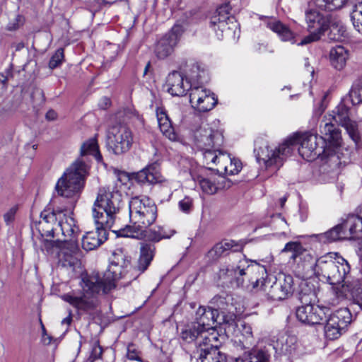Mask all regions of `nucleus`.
<instances>
[{
	"label": "nucleus",
	"mask_w": 362,
	"mask_h": 362,
	"mask_svg": "<svg viewBox=\"0 0 362 362\" xmlns=\"http://www.w3.org/2000/svg\"><path fill=\"white\" fill-rule=\"evenodd\" d=\"M130 259L122 253H115L107 270L101 276L93 272L82 276L83 294L80 296L64 294L62 299L78 310L87 314H93L98 305L97 295L108 293L116 287V281L126 276Z\"/></svg>",
	"instance_id": "obj_1"
},
{
	"label": "nucleus",
	"mask_w": 362,
	"mask_h": 362,
	"mask_svg": "<svg viewBox=\"0 0 362 362\" xmlns=\"http://www.w3.org/2000/svg\"><path fill=\"white\" fill-rule=\"evenodd\" d=\"M122 202V194L117 190L103 187L98 191L92 212L96 225L95 231L87 232L82 238V247L90 251L98 247L107 239V230L113 229L114 224Z\"/></svg>",
	"instance_id": "obj_2"
},
{
	"label": "nucleus",
	"mask_w": 362,
	"mask_h": 362,
	"mask_svg": "<svg viewBox=\"0 0 362 362\" xmlns=\"http://www.w3.org/2000/svg\"><path fill=\"white\" fill-rule=\"evenodd\" d=\"M179 337L191 362H226V354L218 350L221 342L216 330L204 332L193 322L181 328Z\"/></svg>",
	"instance_id": "obj_3"
},
{
	"label": "nucleus",
	"mask_w": 362,
	"mask_h": 362,
	"mask_svg": "<svg viewBox=\"0 0 362 362\" xmlns=\"http://www.w3.org/2000/svg\"><path fill=\"white\" fill-rule=\"evenodd\" d=\"M287 139H294L292 143H288L292 147V151L294 146L298 145V153L304 159L310 161L321 156L324 163L332 170L345 166L351 161L350 158H341L339 152L332 153L329 148H325V145L320 144V138L315 134L309 133L296 134Z\"/></svg>",
	"instance_id": "obj_4"
},
{
	"label": "nucleus",
	"mask_w": 362,
	"mask_h": 362,
	"mask_svg": "<svg viewBox=\"0 0 362 362\" xmlns=\"http://www.w3.org/2000/svg\"><path fill=\"white\" fill-rule=\"evenodd\" d=\"M131 225L118 230V235L135 237L151 226L157 218V206L147 197H134L129 202Z\"/></svg>",
	"instance_id": "obj_5"
},
{
	"label": "nucleus",
	"mask_w": 362,
	"mask_h": 362,
	"mask_svg": "<svg viewBox=\"0 0 362 362\" xmlns=\"http://www.w3.org/2000/svg\"><path fill=\"white\" fill-rule=\"evenodd\" d=\"M349 264L337 252L327 253L315 262V276L330 285L344 283L349 278Z\"/></svg>",
	"instance_id": "obj_6"
},
{
	"label": "nucleus",
	"mask_w": 362,
	"mask_h": 362,
	"mask_svg": "<svg viewBox=\"0 0 362 362\" xmlns=\"http://www.w3.org/2000/svg\"><path fill=\"white\" fill-rule=\"evenodd\" d=\"M88 166L85 162L77 160L57 181L55 189L62 197H71L79 193L83 189Z\"/></svg>",
	"instance_id": "obj_7"
},
{
	"label": "nucleus",
	"mask_w": 362,
	"mask_h": 362,
	"mask_svg": "<svg viewBox=\"0 0 362 362\" xmlns=\"http://www.w3.org/2000/svg\"><path fill=\"white\" fill-rule=\"evenodd\" d=\"M315 293L310 291L308 293L302 290L299 293V299L303 303L296 311L297 319L303 324L313 325L321 324L327 317L329 308L312 303L315 299Z\"/></svg>",
	"instance_id": "obj_8"
},
{
	"label": "nucleus",
	"mask_w": 362,
	"mask_h": 362,
	"mask_svg": "<svg viewBox=\"0 0 362 362\" xmlns=\"http://www.w3.org/2000/svg\"><path fill=\"white\" fill-rule=\"evenodd\" d=\"M294 139H286L281 144L274 149H270L267 142L255 147V157L259 163H263L266 168L275 166L279 168L292 153V147L289 142Z\"/></svg>",
	"instance_id": "obj_9"
},
{
	"label": "nucleus",
	"mask_w": 362,
	"mask_h": 362,
	"mask_svg": "<svg viewBox=\"0 0 362 362\" xmlns=\"http://www.w3.org/2000/svg\"><path fill=\"white\" fill-rule=\"evenodd\" d=\"M44 246L48 252L57 253L59 262L63 267L74 270L80 264L79 259L76 257L78 252V246L75 240L64 241L45 240Z\"/></svg>",
	"instance_id": "obj_10"
},
{
	"label": "nucleus",
	"mask_w": 362,
	"mask_h": 362,
	"mask_svg": "<svg viewBox=\"0 0 362 362\" xmlns=\"http://www.w3.org/2000/svg\"><path fill=\"white\" fill-rule=\"evenodd\" d=\"M261 291L272 300H284L293 293V278L285 274H280L277 278L270 275V278L262 281Z\"/></svg>",
	"instance_id": "obj_11"
},
{
	"label": "nucleus",
	"mask_w": 362,
	"mask_h": 362,
	"mask_svg": "<svg viewBox=\"0 0 362 362\" xmlns=\"http://www.w3.org/2000/svg\"><path fill=\"white\" fill-rule=\"evenodd\" d=\"M122 122L110 127L107 132V145L116 155L128 151L133 143L131 130Z\"/></svg>",
	"instance_id": "obj_12"
},
{
	"label": "nucleus",
	"mask_w": 362,
	"mask_h": 362,
	"mask_svg": "<svg viewBox=\"0 0 362 362\" xmlns=\"http://www.w3.org/2000/svg\"><path fill=\"white\" fill-rule=\"evenodd\" d=\"M117 180L123 185L127 181L132 180L141 185H153L165 182V179L160 173L159 165L156 163L149 164L142 170L130 174L125 172H118Z\"/></svg>",
	"instance_id": "obj_13"
},
{
	"label": "nucleus",
	"mask_w": 362,
	"mask_h": 362,
	"mask_svg": "<svg viewBox=\"0 0 362 362\" xmlns=\"http://www.w3.org/2000/svg\"><path fill=\"white\" fill-rule=\"evenodd\" d=\"M305 20L309 35L305 36L298 45L303 46L317 41L328 30L329 16H324L319 11L310 9L305 13Z\"/></svg>",
	"instance_id": "obj_14"
},
{
	"label": "nucleus",
	"mask_w": 362,
	"mask_h": 362,
	"mask_svg": "<svg viewBox=\"0 0 362 362\" xmlns=\"http://www.w3.org/2000/svg\"><path fill=\"white\" fill-rule=\"evenodd\" d=\"M350 103L344 101V98L333 111V115H329L337 123L344 127L350 139L358 144L361 141L360 132L357 122L350 118Z\"/></svg>",
	"instance_id": "obj_15"
},
{
	"label": "nucleus",
	"mask_w": 362,
	"mask_h": 362,
	"mask_svg": "<svg viewBox=\"0 0 362 362\" xmlns=\"http://www.w3.org/2000/svg\"><path fill=\"white\" fill-rule=\"evenodd\" d=\"M224 313L211 307L199 306L196 312L194 324L204 332H212L218 325L228 323Z\"/></svg>",
	"instance_id": "obj_16"
},
{
	"label": "nucleus",
	"mask_w": 362,
	"mask_h": 362,
	"mask_svg": "<svg viewBox=\"0 0 362 362\" xmlns=\"http://www.w3.org/2000/svg\"><path fill=\"white\" fill-rule=\"evenodd\" d=\"M246 337L244 335H240L234 339L230 347V354L226 356L230 359L233 362H256L259 361V357H253L254 351L257 349L263 348L262 345H258L255 347L253 345H245Z\"/></svg>",
	"instance_id": "obj_17"
},
{
	"label": "nucleus",
	"mask_w": 362,
	"mask_h": 362,
	"mask_svg": "<svg viewBox=\"0 0 362 362\" xmlns=\"http://www.w3.org/2000/svg\"><path fill=\"white\" fill-rule=\"evenodd\" d=\"M223 139L221 131L214 129L208 124L200 127L194 133V144L199 149L221 148Z\"/></svg>",
	"instance_id": "obj_18"
},
{
	"label": "nucleus",
	"mask_w": 362,
	"mask_h": 362,
	"mask_svg": "<svg viewBox=\"0 0 362 362\" xmlns=\"http://www.w3.org/2000/svg\"><path fill=\"white\" fill-rule=\"evenodd\" d=\"M320 133L322 136L320 137V144L325 146V148L334 152H339L341 158L349 157L348 150L346 153L341 151L340 146L342 143L341 131L332 122H325L324 125L320 126Z\"/></svg>",
	"instance_id": "obj_19"
},
{
	"label": "nucleus",
	"mask_w": 362,
	"mask_h": 362,
	"mask_svg": "<svg viewBox=\"0 0 362 362\" xmlns=\"http://www.w3.org/2000/svg\"><path fill=\"white\" fill-rule=\"evenodd\" d=\"M183 31L182 25H175L168 33L157 42L155 47V54L158 59H163L173 53L174 47L177 44Z\"/></svg>",
	"instance_id": "obj_20"
},
{
	"label": "nucleus",
	"mask_w": 362,
	"mask_h": 362,
	"mask_svg": "<svg viewBox=\"0 0 362 362\" xmlns=\"http://www.w3.org/2000/svg\"><path fill=\"white\" fill-rule=\"evenodd\" d=\"M189 102L192 106L199 112H206L212 110L218 100L209 90L196 86L191 88Z\"/></svg>",
	"instance_id": "obj_21"
},
{
	"label": "nucleus",
	"mask_w": 362,
	"mask_h": 362,
	"mask_svg": "<svg viewBox=\"0 0 362 362\" xmlns=\"http://www.w3.org/2000/svg\"><path fill=\"white\" fill-rule=\"evenodd\" d=\"M64 209H51L50 208L45 209L40 213L41 220L38 223V230L42 237L54 238V230L57 227L58 216H62Z\"/></svg>",
	"instance_id": "obj_22"
},
{
	"label": "nucleus",
	"mask_w": 362,
	"mask_h": 362,
	"mask_svg": "<svg viewBox=\"0 0 362 362\" xmlns=\"http://www.w3.org/2000/svg\"><path fill=\"white\" fill-rule=\"evenodd\" d=\"M245 244L243 240H224L215 244L207 252L206 257L211 260L216 261L222 256L227 255L230 252H242Z\"/></svg>",
	"instance_id": "obj_23"
},
{
	"label": "nucleus",
	"mask_w": 362,
	"mask_h": 362,
	"mask_svg": "<svg viewBox=\"0 0 362 362\" xmlns=\"http://www.w3.org/2000/svg\"><path fill=\"white\" fill-rule=\"evenodd\" d=\"M231 6L229 3L219 6L211 17L209 25L216 31L218 28L223 32L229 23L235 22V17L230 15Z\"/></svg>",
	"instance_id": "obj_24"
},
{
	"label": "nucleus",
	"mask_w": 362,
	"mask_h": 362,
	"mask_svg": "<svg viewBox=\"0 0 362 362\" xmlns=\"http://www.w3.org/2000/svg\"><path fill=\"white\" fill-rule=\"evenodd\" d=\"M168 92L173 96H183L192 88L189 81L184 82V76L177 71L168 74L166 80Z\"/></svg>",
	"instance_id": "obj_25"
},
{
	"label": "nucleus",
	"mask_w": 362,
	"mask_h": 362,
	"mask_svg": "<svg viewBox=\"0 0 362 362\" xmlns=\"http://www.w3.org/2000/svg\"><path fill=\"white\" fill-rule=\"evenodd\" d=\"M202 152V163L209 170L212 169V165H216L220 167L221 164H228L230 161V156L220 148H208L200 149Z\"/></svg>",
	"instance_id": "obj_26"
},
{
	"label": "nucleus",
	"mask_w": 362,
	"mask_h": 362,
	"mask_svg": "<svg viewBox=\"0 0 362 362\" xmlns=\"http://www.w3.org/2000/svg\"><path fill=\"white\" fill-rule=\"evenodd\" d=\"M156 117L158 126L162 134L170 141H178L179 136L175 132L169 117L163 107H157Z\"/></svg>",
	"instance_id": "obj_27"
},
{
	"label": "nucleus",
	"mask_w": 362,
	"mask_h": 362,
	"mask_svg": "<svg viewBox=\"0 0 362 362\" xmlns=\"http://www.w3.org/2000/svg\"><path fill=\"white\" fill-rule=\"evenodd\" d=\"M246 272L247 276H251L252 288L260 291L262 281L270 278V276L267 274L266 267L255 262L248 263Z\"/></svg>",
	"instance_id": "obj_28"
},
{
	"label": "nucleus",
	"mask_w": 362,
	"mask_h": 362,
	"mask_svg": "<svg viewBox=\"0 0 362 362\" xmlns=\"http://www.w3.org/2000/svg\"><path fill=\"white\" fill-rule=\"evenodd\" d=\"M341 287L344 296L351 298L360 309H362V282L358 279L349 281L347 279Z\"/></svg>",
	"instance_id": "obj_29"
},
{
	"label": "nucleus",
	"mask_w": 362,
	"mask_h": 362,
	"mask_svg": "<svg viewBox=\"0 0 362 362\" xmlns=\"http://www.w3.org/2000/svg\"><path fill=\"white\" fill-rule=\"evenodd\" d=\"M156 253L153 243L142 242L140 243V255L137 262V269L144 272L151 264Z\"/></svg>",
	"instance_id": "obj_30"
},
{
	"label": "nucleus",
	"mask_w": 362,
	"mask_h": 362,
	"mask_svg": "<svg viewBox=\"0 0 362 362\" xmlns=\"http://www.w3.org/2000/svg\"><path fill=\"white\" fill-rule=\"evenodd\" d=\"M342 225L349 226V229L346 230V237L348 239L354 238L358 233L362 232V209H358L357 215L349 214L346 219L343 220Z\"/></svg>",
	"instance_id": "obj_31"
},
{
	"label": "nucleus",
	"mask_w": 362,
	"mask_h": 362,
	"mask_svg": "<svg viewBox=\"0 0 362 362\" xmlns=\"http://www.w3.org/2000/svg\"><path fill=\"white\" fill-rule=\"evenodd\" d=\"M349 58L348 51L342 46H336L329 51V60L332 66L337 70L344 69Z\"/></svg>",
	"instance_id": "obj_32"
},
{
	"label": "nucleus",
	"mask_w": 362,
	"mask_h": 362,
	"mask_svg": "<svg viewBox=\"0 0 362 362\" xmlns=\"http://www.w3.org/2000/svg\"><path fill=\"white\" fill-rule=\"evenodd\" d=\"M267 26L276 33L282 41H290L293 44L296 42L293 32L280 21L272 19L267 23Z\"/></svg>",
	"instance_id": "obj_33"
},
{
	"label": "nucleus",
	"mask_w": 362,
	"mask_h": 362,
	"mask_svg": "<svg viewBox=\"0 0 362 362\" xmlns=\"http://www.w3.org/2000/svg\"><path fill=\"white\" fill-rule=\"evenodd\" d=\"M63 218H61V216L59 217V221L57 222V227H59L62 234L64 236L70 237L71 239L76 237L79 233L80 230L78 226L76 225V221L71 216H67L65 214H62Z\"/></svg>",
	"instance_id": "obj_34"
},
{
	"label": "nucleus",
	"mask_w": 362,
	"mask_h": 362,
	"mask_svg": "<svg viewBox=\"0 0 362 362\" xmlns=\"http://www.w3.org/2000/svg\"><path fill=\"white\" fill-rule=\"evenodd\" d=\"M238 271L237 265H228L221 268L217 275L222 284L237 286Z\"/></svg>",
	"instance_id": "obj_35"
},
{
	"label": "nucleus",
	"mask_w": 362,
	"mask_h": 362,
	"mask_svg": "<svg viewBox=\"0 0 362 362\" xmlns=\"http://www.w3.org/2000/svg\"><path fill=\"white\" fill-rule=\"evenodd\" d=\"M328 29V37L331 40L339 41L346 36V27L340 20L332 15H329Z\"/></svg>",
	"instance_id": "obj_36"
},
{
	"label": "nucleus",
	"mask_w": 362,
	"mask_h": 362,
	"mask_svg": "<svg viewBox=\"0 0 362 362\" xmlns=\"http://www.w3.org/2000/svg\"><path fill=\"white\" fill-rule=\"evenodd\" d=\"M327 317L345 331L352 321V315L346 308H339L332 313L329 311Z\"/></svg>",
	"instance_id": "obj_37"
},
{
	"label": "nucleus",
	"mask_w": 362,
	"mask_h": 362,
	"mask_svg": "<svg viewBox=\"0 0 362 362\" xmlns=\"http://www.w3.org/2000/svg\"><path fill=\"white\" fill-rule=\"evenodd\" d=\"M197 181L199 182L202 190L208 194H214L216 193L218 189L223 187L222 183H221L215 176L204 177L199 175L197 178Z\"/></svg>",
	"instance_id": "obj_38"
},
{
	"label": "nucleus",
	"mask_w": 362,
	"mask_h": 362,
	"mask_svg": "<svg viewBox=\"0 0 362 362\" xmlns=\"http://www.w3.org/2000/svg\"><path fill=\"white\" fill-rule=\"evenodd\" d=\"M316 260L317 259H315L310 251L305 248L298 258L297 262L298 264L301 265L302 269L305 274L315 275Z\"/></svg>",
	"instance_id": "obj_39"
},
{
	"label": "nucleus",
	"mask_w": 362,
	"mask_h": 362,
	"mask_svg": "<svg viewBox=\"0 0 362 362\" xmlns=\"http://www.w3.org/2000/svg\"><path fill=\"white\" fill-rule=\"evenodd\" d=\"M346 233V230L343 228L342 223H341L334 226L328 231L321 234V240L331 243L348 239Z\"/></svg>",
	"instance_id": "obj_40"
},
{
	"label": "nucleus",
	"mask_w": 362,
	"mask_h": 362,
	"mask_svg": "<svg viewBox=\"0 0 362 362\" xmlns=\"http://www.w3.org/2000/svg\"><path fill=\"white\" fill-rule=\"evenodd\" d=\"M344 98V101L350 103L351 106L362 103V81L360 78L354 82L349 93Z\"/></svg>",
	"instance_id": "obj_41"
},
{
	"label": "nucleus",
	"mask_w": 362,
	"mask_h": 362,
	"mask_svg": "<svg viewBox=\"0 0 362 362\" xmlns=\"http://www.w3.org/2000/svg\"><path fill=\"white\" fill-rule=\"evenodd\" d=\"M189 69L186 70V77L189 80L197 81L198 83H203L205 81L206 71L201 65L197 63H192L187 66Z\"/></svg>",
	"instance_id": "obj_42"
},
{
	"label": "nucleus",
	"mask_w": 362,
	"mask_h": 362,
	"mask_svg": "<svg viewBox=\"0 0 362 362\" xmlns=\"http://www.w3.org/2000/svg\"><path fill=\"white\" fill-rule=\"evenodd\" d=\"M81 154L82 156L87 154L93 155L98 162H100L103 160V157L99 151V147L95 139H90L83 144L81 147Z\"/></svg>",
	"instance_id": "obj_43"
},
{
	"label": "nucleus",
	"mask_w": 362,
	"mask_h": 362,
	"mask_svg": "<svg viewBox=\"0 0 362 362\" xmlns=\"http://www.w3.org/2000/svg\"><path fill=\"white\" fill-rule=\"evenodd\" d=\"M324 321L326 322L325 326V337L328 339H337L346 332L340 326H338V325H337L336 323L334 324V322L332 321L328 317H327V318L324 320Z\"/></svg>",
	"instance_id": "obj_44"
},
{
	"label": "nucleus",
	"mask_w": 362,
	"mask_h": 362,
	"mask_svg": "<svg viewBox=\"0 0 362 362\" xmlns=\"http://www.w3.org/2000/svg\"><path fill=\"white\" fill-rule=\"evenodd\" d=\"M305 247L298 241H290L287 243L281 250V253H291L290 259L294 262H298V258L304 250Z\"/></svg>",
	"instance_id": "obj_45"
},
{
	"label": "nucleus",
	"mask_w": 362,
	"mask_h": 362,
	"mask_svg": "<svg viewBox=\"0 0 362 362\" xmlns=\"http://www.w3.org/2000/svg\"><path fill=\"white\" fill-rule=\"evenodd\" d=\"M248 266V260L247 259H241L237 264L238 269V275L237 279V287L244 286L247 283L252 285L251 276L246 274V269Z\"/></svg>",
	"instance_id": "obj_46"
},
{
	"label": "nucleus",
	"mask_w": 362,
	"mask_h": 362,
	"mask_svg": "<svg viewBox=\"0 0 362 362\" xmlns=\"http://www.w3.org/2000/svg\"><path fill=\"white\" fill-rule=\"evenodd\" d=\"M242 169V163L239 160L231 158L228 164H221L217 171L226 175H233L238 174Z\"/></svg>",
	"instance_id": "obj_47"
},
{
	"label": "nucleus",
	"mask_w": 362,
	"mask_h": 362,
	"mask_svg": "<svg viewBox=\"0 0 362 362\" xmlns=\"http://www.w3.org/2000/svg\"><path fill=\"white\" fill-rule=\"evenodd\" d=\"M351 20L354 28L362 33V1L354 6L351 13Z\"/></svg>",
	"instance_id": "obj_48"
},
{
	"label": "nucleus",
	"mask_w": 362,
	"mask_h": 362,
	"mask_svg": "<svg viewBox=\"0 0 362 362\" xmlns=\"http://www.w3.org/2000/svg\"><path fill=\"white\" fill-rule=\"evenodd\" d=\"M90 354L88 358V362H93L95 360L100 358L103 354V349L99 344V341L93 339L90 342Z\"/></svg>",
	"instance_id": "obj_49"
},
{
	"label": "nucleus",
	"mask_w": 362,
	"mask_h": 362,
	"mask_svg": "<svg viewBox=\"0 0 362 362\" xmlns=\"http://www.w3.org/2000/svg\"><path fill=\"white\" fill-rule=\"evenodd\" d=\"M313 4L316 7L325 11H333L341 6L334 0H313Z\"/></svg>",
	"instance_id": "obj_50"
},
{
	"label": "nucleus",
	"mask_w": 362,
	"mask_h": 362,
	"mask_svg": "<svg viewBox=\"0 0 362 362\" xmlns=\"http://www.w3.org/2000/svg\"><path fill=\"white\" fill-rule=\"evenodd\" d=\"M141 234L145 233L144 237L150 242L152 243H158L162 239H163V234H160L159 232L158 226L157 228H154L153 229H150L149 230H144L142 232H139Z\"/></svg>",
	"instance_id": "obj_51"
},
{
	"label": "nucleus",
	"mask_w": 362,
	"mask_h": 362,
	"mask_svg": "<svg viewBox=\"0 0 362 362\" xmlns=\"http://www.w3.org/2000/svg\"><path fill=\"white\" fill-rule=\"evenodd\" d=\"M64 58V49L59 48V49H57L49 60V67L51 69H54L57 68L62 63Z\"/></svg>",
	"instance_id": "obj_52"
},
{
	"label": "nucleus",
	"mask_w": 362,
	"mask_h": 362,
	"mask_svg": "<svg viewBox=\"0 0 362 362\" xmlns=\"http://www.w3.org/2000/svg\"><path fill=\"white\" fill-rule=\"evenodd\" d=\"M240 334L246 337L245 344V345H253L254 338L252 332V327L246 324L242 325V328L240 329Z\"/></svg>",
	"instance_id": "obj_53"
},
{
	"label": "nucleus",
	"mask_w": 362,
	"mask_h": 362,
	"mask_svg": "<svg viewBox=\"0 0 362 362\" xmlns=\"http://www.w3.org/2000/svg\"><path fill=\"white\" fill-rule=\"evenodd\" d=\"M178 206L180 211L184 213L189 214L193 208V200L189 197H185L183 199L179 202Z\"/></svg>",
	"instance_id": "obj_54"
},
{
	"label": "nucleus",
	"mask_w": 362,
	"mask_h": 362,
	"mask_svg": "<svg viewBox=\"0 0 362 362\" xmlns=\"http://www.w3.org/2000/svg\"><path fill=\"white\" fill-rule=\"evenodd\" d=\"M211 303L216 306V308H212V309H217L218 311L225 309L227 305L226 298L222 296H215L211 299Z\"/></svg>",
	"instance_id": "obj_55"
},
{
	"label": "nucleus",
	"mask_w": 362,
	"mask_h": 362,
	"mask_svg": "<svg viewBox=\"0 0 362 362\" xmlns=\"http://www.w3.org/2000/svg\"><path fill=\"white\" fill-rule=\"evenodd\" d=\"M31 98L34 102H36L39 104L44 103L45 98L43 90L37 87L34 88L31 93Z\"/></svg>",
	"instance_id": "obj_56"
},
{
	"label": "nucleus",
	"mask_w": 362,
	"mask_h": 362,
	"mask_svg": "<svg viewBox=\"0 0 362 362\" xmlns=\"http://www.w3.org/2000/svg\"><path fill=\"white\" fill-rule=\"evenodd\" d=\"M17 210L18 207L14 206L4 214V220L6 225H9L14 221Z\"/></svg>",
	"instance_id": "obj_57"
},
{
	"label": "nucleus",
	"mask_w": 362,
	"mask_h": 362,
	"mask_svg": "<svg viewBox=\"0 0 362 362\" xmlns=\"http://www.w3.org/2000/svg\"><path fill=\"white\" fill-rule=\"evenodd\" d=\"M117 0L113 1H107L105 0H86V3L89 6L93 7V8H100L101 5L103 4H113L116 3Z\"/></svg>",
	"instance_id": "obj_58"
},
{
	"label": "nucleus",
	"mask_w": 362,
	"mask_h": 362,
	"mask_svg": "<svg viewBox=\"0 0 362 362\" xmlns=\"http://www.w3.org/2000/svg\"><path fill=\"white\" fill-rule=\"evenodd\" d=\"M21 16L18 15L13 20L11 21L6 25V30L8 31H14L18 29L20 23Z\"/></svg>",
	"instance_id": "obj_59"
},
{
	"label": "nucleus",
	"mask_w": 362,
	"mask_h": 362,
	"mask_svg": "<svg viewBox=\"0 0 362 362\" xmlns=\"http://www.w3.org/2000/svg\"><path fill=\"white\" fill-rule=\"evenodd\" d=\"M11 76L12 73L8 69L6 70L4 73H0V82L4 85L5 89L7 88L8 77Z\"/></svg>",
	"instance_id": "obj_60"
},
{
	"label": "nucleus",
	"mask_w": 362,
	"mask_h": 362,
	"mask_svg": "<svg viewBox=\"0 0 362 362\" xmlns=\"http://www.w3.org/2000/svg\"><path fill=\"white\" fill-rule=\"evenodd\" d=\"M158 228L160 233L164 235L163 239L170 238L175 233L174 230H171L168 232L164 227L158 226Z\"/></svg>",
	"instance_id": "obj_61"
},
{
	"label": "nucleus",
	"mask_w": 362,
	"mask_h": 362,
	"mask_svg": "<svg viewBox=\"0 0 362 362\" xmlns=\"http://www.w3.org/2000/svg\"><path fill=\"white\" fill-rule=\"evenodd\" d=\"M45 118L49 121H54L57 118V113L54 110H49L47 112Z\"/></svg>",
	"instance_id": "obj_62"
},
{
	"label": "nucleus",
	"mask_w": 362,
	"mask_h": 362,
	"mask_svg": "<svg viewBox=\"0 0 362 362\" xmlns=\"http://www.w3.org/2000/svg\"><path fill=\"white\" fill-rule=\"evenodd\" d=\"M110 105V100L108 98L104 97L100 103L99 106L101 109H106Z\"/></svg>",
	"instance_id": "obj_63"
},
{
	"label": "nucleus",
	"mask_w": 362,
	"mask_h": 362,
	"mask_svg": "<svg viewBox=\"0 0 362 362\" xmlns=\"http://www.w3.org/2000/svg\"><path fill=\"white\" fill-rule=\"evenodd\" d=\"M127 356L131 360H138L139 357L136 355V353L134 351H131L130 347H128V353Z\"/></svg>",
	"instance_id": "obj_64"
}]
</instances>
